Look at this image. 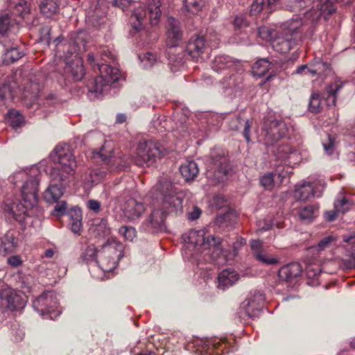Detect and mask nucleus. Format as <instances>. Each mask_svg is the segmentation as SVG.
<instances>
[{
    "mask_svg": "<svg viewBox=\"0 0 355 355\" xmlns=\"http://www.w3.org/2000/svg\"><path fill=\"white\" fill-rule=\"evenodd\" d=\"M88 39L89 36L85 31H78L71 33L68 42L64 44L60 45V42L62 40L60 37L53 40L57 47V52L60 51V48L63 47L66 62L64 68V73L74 81L80 80L85 75L83 61L80 55L87 50L86 44Z\"/></svg>",
    "mask_w": 355,
    "mask_h": 355,
    "instance_id": "f257e3e1",
    "label": "nucleus"
},
{
    "mask_svg": "<svg viewBox=\"0 0 355 355\" xmlns=\"http://www.w3.org/2000/svg\"><path fill=\"white\" fill-rule=\"evenodd\" d=\"M338 0H317V9L314 8L313 0H290L286 5L287 9L291 12H302L306 19L315 22L322 16L327 19L335 12L334 4Z\"/></svg>",
    "mask_w": 355,
    "mask_h": 355,
    "instance_id": "f03ea898",
    "label": "nucleus"
},
{
    "mask_svg": "<svg viewBox=\"0 0 355 355\" xmlns=\"http://www.w3.org/2000/svg\"><path fill=\"white\" fill-rule=\"evenodd\" d=\"M50 159L58 166L53 167L50 175L53 180L60 182L74 172L76 163L69 146L59 144L49 155Z\"/></svg>",
    "mask_w": 355,
    "mask_h": 355,
    "instance_id": "7ed1b4c3",
    "label": "nucleus"
},
{
    "mask_svg": "<svg viewBox=\"0 0 355 355\" xmlns=\"http://www.w3.org/2000/svg\"><path fill=\"white\" fill-rule=\"evenodd\" d=\"M119 210L115 208V218L121 222H134L139 219L146 210L143 202L138 199L136 193L125 190L117 198Z\"/></svg>",
    "mask_w": 355,
    "mask_h": 355,
    "instance_id": "20e7f679",
    "label": "nucleus"
},
{
    "mask_svg": "<svg viewBox=\"0 0 355 355\" xmlns=\"http://www.w3.org/2000/svg\"><path fill=\"white\" fill-rule=\"evenodd\" d=\"M157 187L162 199V203L159 207L168 214H181L183 210L184 193L178 190L172 182L166 179L159 180Z\"/></svg>",
    "mask_w": 355,
    "mask_h": 355,
    "instance_id": "39448f33",
    "label": "nucleus"
},
{
    "mask_svg": "<svg viewBox=\"0 0 355 355\" xmlns=\"http://www.w3.org/2000/svg\"><path fill=\"white\" fill-rule=\"evenodd\" d=\"M124 245L115 238L109 239L98 254L97 263L103 272H112L124 256Z\"/></svg>",
    "mask_w": 355,
    "mask_h": 355,
    "instance_id": "423d86ee",
    "label": "nucleus"
},
{
    "mask_svg": "<svg viewBox=\"0 0 355 355\" xmlns=\"http://www.w3.org/2000/svg\"><path fill=\"white\" fill-rule=\"evenodd\" d=\"M207 232L205 229L198 230H192L189 231L183 239L187 248H196L198 252H202L206 250H212L213 259H217L222 252L220 247V239L216 238L212 235L206 236Z\"/></svg>",
    "mask_w": 355,
    "mask_h": 355,
    "instance_id": "0eeeda50",
    "label": "nucleus"
},
{
    "mask_svg": "<svg viewBox=\"0 0 355 355\" xmlns=\"http://www.w3.org/2000/svg\"><path fill=\"white\" fill-rule=\"evenodd\" d=\"M87 61L94 68L96 67L99 73V75L94 79V89H102L103 87L110 86L112 83L118 82L121 79L119 69L101 62L98 53L97 55L93 53H89Z\"/></svg>",
    "mask_w": 355,
    "mask_h": 355,
    "instance_id": "6e6552de",
    "label": "nucleus"
},
{
    "mask_svg": "<svg viewBox=\"0 0 355 355\" xmlns=\"http://www.w3.org/2000/svg\"><path fill=\"white\" fill-rule=\"evenodd\" d=\"M286 123L275 119L274 112L270 111L263 118L262 132L266 145L272 146L286 136L288 132Z\"/></svg>",
    "mask_w": 355,
    "mask_h": 355,
    "instance_id": "1a4fd4ad",
    "label": "nucleus"
},
{
    "mask_svg": "<svg viewBox=\"0 0 355 355\" xmlns=\"http://www.w3.org/2000/svg\"><path fill=\"white\" fill-rule=\"evenodd\" d=\"M40 171L37 167H32L28 173L26 172H19L17 175L24 178L28 176V179L25 182L21 187V196L24 203L30 207H34L38 202V176Z\"/></svg>",
    "mask_w": 355,
    "mask_h": 355,
    "instance_id": "9d476101",
    "label": "nucleus"
},
{
    "mask_svg": "<svg viewBox=\"0 0 355 355\" xmlns=\"http://www.w3.org/2000/svg\"><path fill=\"white\" fill-rule=\"evenodd\" d=\"M163 151L159 144L153 141H147L139 144L135 162L137 166L150 165L163 155Z\"/></svg>",
    "mask_w": 355,
    "mask_h": 355,
    "instance_id": "9b49d317",
    "label": "nucleus"
},
{
    "mask_svg": "<svg viewBox=\"0 0 355 355\" xmlns=\"http://www.w3.org/2000/svg\"><path fill=\"white\" fill-rule=\"evenodd\" d=\"M230 171L227 158L219 152H212L207 171V177L212 178L215 183L224 182Z\"/></svg>",
    "mask_w": 355,
    "mask_h": 355,
    "instance_id": "f8f14e48",
    "label": "nucleus"
},
{
    "mask_svg": "<svg viewBox=\"0 0 355 355\" xmlns=\"http://www.w3.org/2000/svg\"><path fill=\"white\" fill-rule=\"evenodd\" d=\"M58 300L54 293L51 291L46 292L40 295L33 301V308L39 312L42 316L49 315L51 319L60 315L59 311L55 309L58 306Z\"/></svg>",
    "mask_w": 355,
    "mask_h": 355,
    "instance_id": "ddd939ff",
    "label": "nucleus"
},
{
    "mask_svg": "<svg viewBox=\"0 0 355 355\" xmlns=\"http://www.w3.org/2000/svg\"><path fill=\"white\" fill-rule=\"evenodd\" d=\"M276 68V64L270 61L268 58H262L257 60L252 67V73L254 77L261 78L264 76L268 71H271L270 74L265 78L264 81L261 80L259 83V86H262L263 84L266 85V87H270L274 86L271 82L277 83L279 81V78L277 77L273 73Z\"/></svg>",
    "mask_w": 355,
    "mask_h": 355,
    "instance_id": "4468645a",
    "label": "nucleus"
},
{
    "mask_svg": "<svg viewBox=\"0 0 355 355\" xmlns=\"http://www.w3.org/2000/svg\"><path fill=\"white\" fill-rule=\"evenodd\" d=\"M280 28L283 33L292 37L300 36L301 43L306 39V35L304 33L306 24L301 17H293L291 19L281 24Z\"/></svg>",
    "mask_w": 355,
    "mask_h": 355,
    "instance_id": "2eb2a0df",
    "label": "nucleus"
},
{
    "mask_svg": "<svg viewBox=\"0 0 355 355\" xmlns=\"http://www.w3.org/2000/svg\"><path fill=\"white\" fill-rule=\"evenodd\" d=\"M32 208L24 202L22 204L18 200L8 199L4 205L5 212L19 223L23 222L26 216H29V211Z\"/></svg>",
    "mask_w": 355,
    "mask_h": 355,
    "instance_id": "dca6fc26",
    "label": "nucleus"
},
{
    "mask_svg": "<svg viewBox=\"0 0 355 355\" xmlns=\"http://www.w3.org/2000/svg\"><path fill=\"white\" fill-rule=\"evenodd\" d=\"M168 214L159 207H155L143 223L146 231L157 232L165 230V219Z\"/></svg>",
    "mask_w": 355,
    "mask_h": 355,
    "instance_id": "f3484780",
    "label": "nucleus"
},
{
    "mask_svg": "<svg viewBox=\"0 0 355 355\" xmlns=\"http://www.w3.org/2000/svg\"><path fill=\"white\" fill-rule=\"evenodd\" d=\"M300 44V36L297 35L296 37H292L282 33L281 35L276 36L271 45L275 51L280 53H287Z\"/></svg>",
    "mask_w": 355,
    "mask_h": 355,
    "instance_id": "a211bd4d",
    "label": "nucleus"
},
{
    "mask_svg": "<svg viewBox=\"0 0 355 355\" xmlns=\"http://www.w3.org/2000/svg\"><path fill=\"white\" fill-rule=\"evenodd\" d=\"M207 48L205 37L194 35L191 37L186 45V53L195 61L202 59V54Z\"/></svg>",
    "mask_w": 355,
    "mask_h": 355,
    "instance_id": "6ab92c4d",
    "label": "nucleus"
},
{
    "mask_svg": "<svg viewBox=\"0 0 355 355\" xmlns=\"http://www.w3.org/2000/svg\"><path fill=\"white\" fill-rule=\"evenodd\" d=\"M2 304L8 309L14 311L24 306V302L21 295L10 287H6L0 292Z\"/></svg>",
    "mask_w": 355,
    "mask_h": 355,
    "instance_id": "aec40b11",
    "label": "nucleus"
},
{
    "mask_svg": "<svg viewBox=\"0 0 355 355\" xmlns=\"http://www.w3.org/2000/svg\"><path fill=\"white\" fill-rule=\"evenodd\" d=\"M167 46L171 48L175 47L182 39V31L180 22L174 17L168 18L166 23Z\"/></svg>",
    "mask_w": 355,
    "mask_h": 355,
    "instance_id": "412c9836",
    "label": "nucleus"
},
{
    "mask_svg": "<svg viewBox=\"0 0 355 355\" xmlns=\"http://www.w3.org/2000/svg\"><path fill=\"white\" fill-rule=\"evenodd\" d=\"M323 188L316 184L304 182L296 187L294 196L296 199L306 200L311 197H320L322 195Z\"/></svg>",
    "mask_w": 355,
    "mask_h": 355,
    "instance_id": "4be33fe9",
    "label": "nucleus"
},
{
    "mask_svg": "<svg viewBox=\"0 0 355 355\" xmlns=\"http://www.w3.org/2000/svg\"><path fill=\"white\" fill-rule=\"evenodd\" d=\"M250 246L253 256L259 262L266 265H275L279 263L277 258L270 257L263 249V243L259 240H252Z\"/></svg>",
    "mask_w": 355,
    "mask_h": 355,
    "instance_id": "5701e85b",
    "label": "nucleus"
},
{
    "mask_svg": "<svg viewBox=\"0 0 355 355\" xmlns=\"http://www.w3.org/2000/svg\"><path fill=\"white\" fill-rule=\"evenodd\" d=\"M18 247V239L14 231H8L0 237V251L7 255L16 252Z\"/></svg>",
    "mask_w": 355,
    "mask_h": 355,
    "instance_id": "b1692460",
    "label": "nucleus"
},
{
    "mask_svg": "<svg viewBox=\"0 0 355 355\" xmlns=\"http://www.w3.org/2000/svg\"><path fill=\"white\" fill-rule=\"evenodd\" d=\"M302 272V267L298 263H291L282 267L279 270V277L285 282L291 281Z\"/></svg>",
    "mask_w": 355,
    "mask_h": 355,
    "instance_id": "393cba45",
    "label": "nucleus"
},
{
    "mask_svg": "<svg viewBox=\"0 0 355 355\" xmlns=\"http://www.w3.org/2000/svg\"><path fill=\"white\" fill-rule=\"evenodd\" d=\"M239 279V275L235 270H223L218 276V287L222 290H225L234 285Z\"/></svg>",
    "mask_w": 355,
    "mask_h": 355,
    "instance_id": "a878e982",
    "label": "nucleus"
},
{
    "mask_svg": "<svg viewBox=\"0 0 355 355\" xmlns=\"http://www.w3.org/2000/svg\"><path fill=\"white\" fill-rule=\"evenodd\" d=\"M67 215L69 218L71 230L74 234H80L83 230L82 211L78 207L70 209Z\"/></svg>",
    "mask_w": 355,
    "mask_h": 355,
    "instance_id": "bb28decb",
    "label": "nucleus"
},
{
    "mask_svg": "<svg viewBox=\"0 0 355 355\" xmlns=\"http://www.w3.org/2000/svg\"><path fill=\"white\" fill-rule=\"evenodd\" d=\"M234 64V60L225 55L216 56L211 61V69L217 73L229 69Z\"/></svg>",
    "mask_w": 355,
    "mask_h": 355,
    "instance_id": "cd10ccee",
    "label": "nucleus"
},
{
    "mask_svg": "<svg viewBox=\"0 0 355 355\" xmlns=\"http://www.w3.org/2000/svg\"><path fill=\"white\" fill-rule=\"evenodd\" d=\"M180 171L186 181L194 180L199 173L198 164L193 161H187L180 167Z\"/></svg>",
    "mask_w": 355,
    "mask_h": 355,
    "instance_id": "c85d7f7f",
    "label": "nucleus"
},
{
    "mask_svg": "<svg viewBox=\"0 0 355 355\" xmlns=\"http://www.w3.org/2000/svg\"><path fill=\"white\" fill-rule=\"evenodd\" d=\"M314 76L322 77L327 76L331 73V64L328 62H324L320 58H315L311 61Z\"/></svg>",
    "mask_w": 355,
    "mask_h": 355,
    "instance_id": "c756f323",
    "label": "nucleus"
},
{
    "mask_svg": "<svg viewBox=\"0 0 355 355\" xmlns=\"http://www.w3.org/2000/svg\"><path fill=\"white\" fill-rule=\"evenodd\" d=\"M8 8L14 15L24 17L29 12L30 8L25 0H8Z\"/></svg>",
    "mask_w": 355,
    "mask_h": 355,
    "instance_id": "7c9ffc66",
    "label": "nucleus"
},
{
    "mask_svg": "<svg viewBox=\"0 0 355 355\" xmlns=\"http://www.w3.org/2000/svg\"><path fill=\"white\" fill-rule=\"evenodd\" d=\"M298 215L302 220L311 222L318 215V206L309 205L298 209Z\"/></svg>",
    "mask_w": 355,
    "mask_h": 355,
    "instance_id": "2f4dec72",
    "label": "nucleus"
},
{
    "mask_svg": "<svg viewBox=\"0 0 355 355\" xmlns=\"http://www.w3.org/2000/svg\"><path fill=\"white\" fill-rule=\"evenodd\" d=\"M62 194L63 191L60 186L51 184L44 193V199L48 203H55Z\"/></svg>",
    "mask_w": 355,
    "mask_h": 355,
    "instance_id": "473e14b6",
    "label": "nucleus"
},
{
    "mask_svg": "<svg viewBox=\"0 0 355 355\" xmlns=\"http://www.w3.org/2000/svg\"><path fill=\"white\" fill-rule=\"evenodd\" d=\"M160 0H151L148 4L149 21L152 26L157 25L162 14Z\"/></svg>",
    "mask_w": 355,
    "mask_h": 355,
    "instance_id": "72a5a7b5",
    "label": "nucleus"
},
{
    "mask_svg": "<svg viewBox=\"0 0 355 355\" xmlns=\"http://www.w3.org/2000/svg\"><path fill=\"white\" fill-rule=\"evenodd\" d=\"M147 14L145 6H139L132 13V20L134 19L137 21V23L132 21V28L138 31L141 27L142 24L146 19Z\"/></svg>",
    "mask_w": 355,
    "mask_h": 355,
    "instance_id": "f704fd0d",
    "label": "nucleus"
},
{
    "mask_svg": "<svg viewBox=\"0 0 355 355\" xmlns=\"http://www.w3.org/2000/svg\"><path fill=\"white\" fill-rule=\"evenodd\" d=\"M42 14L46 17H51L58 9V4L55 0H43L40 4Z\"/></svg>",
    "mask_w": 355,
    "mask_h": 355,
    "instance_id": "c9c22d12",
    "label": "nucleus"
},
{
    "mask_svg": "<svg viewBox=\"0 0 355 355\" xmlns=\"http://www.w3.org/2000/svg\"><path fill=\"white\" fill-rule=\"evenodd\" d=\"M23 55V52L17 47H10L4 53L3 62L6 64H12L21 58Z\"/></svg>",
    "mask_w": 355,
    "mask_h": 355,
    "instance_id": "e433bc0d",
    "label": "nucleus"
},
{
    "mask_svg": "<svg viewBox=\"0 0 355 355\" xmlns=\"http://www.w3.org/2000/svg\"><path fill=\"white\" fill-rule=\"evenodd\" d=\"M206 0H184L185 9L192 13L197 14L205 6Z\"/></svg>",
    "mask_w": 355,
    "mask_h": 355,
    "instance_id": "4c0bfd02",
    "label": "nucleus"
},
{
    "mask_svg": "<svg viewBox=\"0 0 355 355\" xmlns=\"http://www.w3.org/2000/svg\"><path fill=\"white\" fill-rule=\"evenodd\" d=\"M258 35L262 40L272 43L277 35V32L275 29L263 26L258 28Z\"/></svg>",
    "mask_w": 355,
    "mask_h": 355,
    "instance_id": "58836bf2",
    "label": "nucleus"
},
{
    "mask_svg": "<svg viewBox=\"0 0 355 355\" xmlns=\"http://www.w3.org/2000/svg\"><path fill=\"white\" fill-rule=\"evenodd\" d=\"M113 144L110 141H105L100 148L98 155L101 157L104 162H110V158L112 157Z\"/></svg>",
    "mask_w": 355,
    "mask_h": 355,
    "instance_id": "ea45409f",
    "label": "nucleus"
},
{
    "mask_svg": "<svg viewBox=\"0 0 355 355\" xmlns=\"http://www.w3.org/2000/svg\"><path fill=\"white\" fill-rule=\"evenodd\" d=\"M98 251L99 250H97L94 245H88L82 253L81 258L87 263L92 261H97Z\"/></svg>",
    "mask_w": 355,
    "mask_h": 355,
    "instance_id": "a19ab883",
    "label": "nucleus"
},
{
    "mask_svg": "<svg viewBox=\"0 0 355 355\" xmlns=\"http://www.w3.org/2000/svg\"><path fill=\"white\" fill-rule=\"evenodd\" d=\"M8 119L12 128H18L24 123V116L17 110H10L8 113Z\"/></svg>",
    "mask_w": 355,
    "mask_h": 355,
    "instance_id": "79ce46f5",
    "label": "nucleus"
},
{
    "mask_svg": "<svg viewBox=\"0 0 355 355\" xmlns=\"http://www.w3.org/2000/svg\"><path fill=\"white\" fill-rule=\"evenodd\" d=\"M352 206V203L344 196L338 197L334 202V209L340 214H345Z\"/></svg>",
    "mask_w": 355,
    "mask_h": 355,
    "instance_id": "37998d69",
    "label": "nucleus"
},
{
    "mask_svg": "<svg viewBox=\"0 0 355 355\" xmlns=\"http://www.w3.org/2000/svg\"><path fill=\"white\" fill-rule=\"evenodd\" d=\"M321 103L322 99L320 98V95L317 93L313 94L309 101V110L314 113L319 112L320 111Z\"/></svg>",
    "mask_w": 355,
    "mask_h": 355,
    "instance_id": "c03bdc74",
    "label": "nucleus"
},
{
    "mask_svg": "<svg viewBox=\"0 0 355 355\" xmlns=\"http://www.w3.org/2000/svg\"><path fill=\"white\" fill-rule=\"evenodd\" d=\"M119 233L129 241H133L136 237V230L132 227L122 226L119 229Z\"/></svg>",
    "mask_w": 355,
    "mask_h": 355,
    "instance_id": "a18cd8bd",
    "label": "nucleus"
},
{
    "mask_svg": "<svg viewBox=\"0 0 355 355\" xmlns=\"http://www.w3.org/2000/svg\"><path fill=\"white\" fill-rule=\"evenodd\" d=\"M98 58L101 62L110 65V62H114V55L107 47L103 48L98 53Z\"/></svg>",
    "mask_w": 355,
    "mask_h": 355,
    "instance_id": "49530a36",
    "label": "nucleus"
},
{
    "mask_svg": "<svg viewBox=\"0 0 355 355\" xmlns=\"http://www.w3.org/2000/svg\"><path fill=\"white\" fill-rule=\"evenodd\" d=\"M261 185L266 190H271L274 187V175L272 173H268L263 175L260 179Z\"/></svg>",
    "mask_w": 355,
    "mask_h": 355,
    "instance_id": "de8ad7c7",
    "label": "nucleus"
},
{
    "mask_svg": "<svg viewBox=\"0 0 355 355\" xmlns=\"http://www.w3.org/2000/svg\"><path fill=\"white\" fill-rule=\"evenodd\" d=\"M335 241V238L332 236H328L323 238L316 246L311 247V250L322 251L330 247L332 242Z\"/></svg>",
    "mask_w": 355,
    "mask_h": 355,
    "instance_id": "09e8293b",
    "label": "nucleus"
},
{
    "mask_svg": "<svg viewBox=\"0 0 355 355\" xmlns=\"http://www.w3.org/2000/svg\"><path fill=\"white\" fill-rule=\"evenodd\" d=\"M11 26L10 15L7 13L0 15V34L6 33Z\"/></svg>",
    "mask_w": 355,
    "mask_h": 355,
    "instance_id": "8fccbe9b",
    "label": "nucleus"
},
{
    "mask_svg": "<svg viewBox=\"0 0 355 355\" xmlns=\"http://www.w3.org/2000/svg\"><path fill=\"white\" fill-rule=\"evenodd\" d=\"M305 272L309 279H315L321 272L319 266L313 263H309L305 268Z\"/></svg>",
    "mask_w": 355,
    "mask_h": 355,
    "instance_id": "3c124183",
    "label": "nucleus"
},
{
    "mask_svg": "<svg viewBox=\"0 0 355 355\" xmlns=\"http://www.w3.org/2000/svg\"><path fill=\"white\" fill-rule=\"evenodd\" d=\"M313 71V67L311 64V62H310L307 64H302L298 66L295 71L293 73V74H299V75H308L311 77H314Z\"/></svg>",
    "mask_w": 355,
    "mask_h": 355,
    "instance_id": "603ef678",
    "label": "nucleus"
},
{
    "mask_svg": "<svg viewBox=\"0 0 355 355\" xmlns=\"http://www.w3.org/2000/svg\"><path fill=\"white\" fill-rule=\"evenodd\" d=\"M266 6L269 7L267 4V0H254L251 5L250 14L252 15H257Z\"/></svg>",
    "mask_w": 355,
    "mask_h": 355,
    "instance_id": "864d4df0",
    "label": "nucleus"
},
{
    "mask_svg": "<svg viewBox=\"0 0 355 355\" xmlns=\"http://www.w3.org/2000/svg\"><path fill=\"white\" fill-rule=\"evenodd\" d=\"M322 146L327 155H331L334 150L335 138L329 135H327V140L323 141Z\"/></svg>",
    "mask_w": 355,
    "mask_h": 355,
    "instance_id": "5fc2aeb1",
    "label": "nucleus"
},
{
    "mask_svg": "<svg viewBox=\"0 0 355 355\" xmlns=\"http://www.w3.org/2000/svg\"><path fill=\"white\" fill-rule=\"evenodd\" d=\"M265 300L263 294L260 291H256L252 298H250L248 300V302L247 304V306L252 309L254 308V304L257 303V304L263 302Z\"/></svg>",
    "mask_w": 355,
    "mask_h": 355,
    "instance_id": "6e6d98bb",
    "label": "nucleus"
},
{
    "mask_svg": "<svg viewBox=\"0 0 355 355\" xmlns=\"http://www.w3.org/2000/svg\"><path fill=\"white\" fill-rule=\"evenodd\" d=\"M67 203L65 201L58 202L55 205L52 214L55 216H61L66 213Z\"/></svg>",
    "mask_w": 355,
    "mask_h": 355,
    "instance_id": "4d7b16f0",
    "label": "nucleus"
},
{
    "mask_svg": "<svg viewBox=\"0 0 355 355\" xmlns=\"http://www.w3.org/2000/svg\"><path fill=\"white\" fill-rule=\"evenodd\" d=\"M15 76L16 74H11L7 76L3 81L1 89H15L17 86Z\"/></svg>",
    "mask_w": 355,
    "mask_h": 355,
    "instance_id": "13d9d810",
    "label": "nucleus"
},
{
    "mask_svg": "<svg viewBox=\"0 0 355 355\" xmlns=\"http://www.w3.org/2000/svg\"><path fill=\"white\" fill-rule=\"evenodd\" d=\"M233 24L236 28H240L247 26L248 25V21L244 15H238L235 17Z\"/></svg>",
    "mask_w": 355,
    "mask_h": 355,
    "instance_id": "bf43d9fd",
    "label": "nucleus"
},
{
    "mask_svg": "<svg viewBox=\"0 0 355 355\" xmlns=\"http://www.w3.org/2000/svg\"><path fill=\"white\" fill-rule=\"evenodd\" d=\"M241 77L239 74H234L227 80V87L229 89H232V87H239V83L241 82Z\"/></svg>",
    "mask_w": 355,
    "mask_h": 355,
    "instance_id": "052dcab7",
    "label": "nucleus"
},
{
    "mask_svg": "<svg viewBox=\"0 0 355 355\" xmlns=\"http://www.w3.org/2000/svg\"><path fill=\"white\" fill-rule=\"evenodd\" d=\"M343 266L347 269L355 268V254H351L342 260Z\"/></svg>",
    "mask_w": 355,
    "mask_h": 355,
    "instance_id": "680f3d73",
    "label": "nucleus"
},
{
    "mask_svg": "<svg viewBox=\"0 0 355 355\" xmlns=\"http://www.w3.org/2000/svg\"><path fill=\"white\" fill-rule=\"evenodd\" d=\"M103 96V90H88L87 93V96L90 101L102 98Z\"/></svg>",
    "mask_w": 355,
    "mask_h": 355,
    "instance_id": "e2e57ef3",
    "label": "nucleus"
},
{
    "mask_svg": "<svg viewBox=\"0 0 355 355\" xmlns=\"http://www.w3.org/2000/svg\"><path fill=\"white\" fill-rule=\"evenodd\" d=\"M7 262L10 266L16 268L21 265L22 260L19 255H13L8 258Z\"/></svg>",
    "mask_w": 355,
    "mask_h": 355,
    "instance_id": "0e129e2a",
    "label": "nucleus"
},
{
    "mask_svg": "<svg viewBox=\"0 0 355 355\" xmlns=\"http://www.w3.org/2000/svg\"><path fill=\"white\" fill-rule=\"evenodd\" d=\"M244 129L243 135L247 141V143H250V132L252 126V122H250L249 120H246L244 121Z\"/></svg>",
    "mask_w": 355,
    "mask_h": 355,
    "instance_id": "69168bd1",
    "label": "nucleus"
},
{
    "mask_svg": "<svg viewBox=\"0 0 355 355\" xmlns=\"http://www.w3.org/2000/svg\"><path fill=\"white\" fill-rule=\"evenodd\" d=\"M87 207L95 212H98L100 211L101 203L96 200H89L87 202Z\"/></svg>",
    "mask_w": 355,
    "mask_h": 355,
    "instance_id": "338daca9",
    "label": "nucleus"
},
{
    "mask_svg": "<svg viewBox=\"0 0 355 355\" xmlns=\"http://www.w3.org/2000/svg\"><path fill=\"white\" fill-rule=\"evenodd\" d=\"M201 214V210L197 207H194L193 211L188 213V219L189 220H194L198 219Z\"/></svg>",
    "mask_w": 355,
    "mask_h": 355,
    "instance_id": "774afa93",
    "label": "nucleus"
}]
</instances>
